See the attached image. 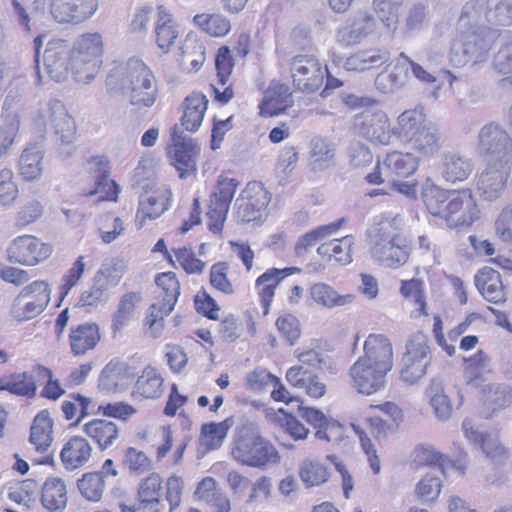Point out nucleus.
Wrapping results in <instances>:
<instances>
[{
	"label": "nucleus",
	"mask_w": 512,
	"mask_h": 512,
	"mask_svg": "<svg viewBox=\"0 0 512 512\" xmlns=\"http://www.w3.org/2000/svg\"><path fill=\"white\" fill-rule=\"evenodd\" d=\"M105 41L100 32L79 34L70 47L66 40L53 39L44 51V65L56 82L70 74L77 82L89 83L100 73Z\"/></svg>",
	"instance_id": "obj_1"
},
{
	"label": "nucleus",
	"mask_w": 512,
	"mask_h": 512,
	"mask_svg": "<svg viewBox=\"0 0 512 512\" xmlns=\"http://www.w3.org/2000/svg\"><path fill=\"white\" fill-rule=\"evenodd\" d=\"M421 196L428 212L450 229L469 227L480 217L476 199L468 188L444 189L427 183Z\"/></svg>",
	"instance_id": "obj_2"
},
{
	"label": "nucleus",
	"mask_w": 512,
	"mask_h": 512,
	"mask_svg": "<svg viewBox=\"0 0 512 512\" xmlns=\"http://www.w3.org/2000/svg\"><path fill=\"white\" fill-rule=\"evenodd\" d=\"M231 456L241 465L263 468L278 464L281 455L274 444L261 432L254 421H244L234 430Z\"/></svg>",
	"instance_id": "obj_3"
},
{
	"label": "nucleus",
	"mask_w": 512,
	"mask_h": 512,
	"mask_svg": "<svg viewBox=\"0 0 512 512\" xmlns=\"http://www.w3.org/2000/svg\"><path fill=\"white\" fill-rule=\"evenodd\" d=\"M419 168V158L410 152L392 150L377 161L374 170L365 176L370 185H381L385 181L392 190L410 196L415 194L417 182L407 181Z\"/></svg>",
	"instance_id": "obj_4"
},
{
	"label": "nucleus",
	"mask_w": 512,
	"mask_h": 512,
	"mask_svg": "<svg viewBox=\"0 0 512 512\" xmlns=\"http://www.w3.org/2000/svg\"><path fill=\"white\" fill-rule=\"evenodd\" d=\"M51 298V286L47 280L37 279L22 287L15 296L10 315L17 322H25L44 312Z\"/></svg>",
	"instance_id": "obj_5"
},
{
	"label": "nucleus",
	"mask_w": 512,
	"mask_h": 512,
	"mask_svg": "<svg viewBox=\"0 0 512 512\" xmlns=\"http://www.w3.org/2000/svg\"><path fill=\"white\" fill-rule=\"evenodd\" d=\"M130 103L137 107H151L157 100L158 90L151 69L139 59H130L125 76Z\"/></svg>",
	"instance_id": "obj_6"
},
{
	"label": "nucleus",
	"mask_w": 512,
	"mask_h": 512,
	"mask_svg": "<svg viewBox=\"0 0 512 512\" xmlns=\"http://www.w3.org/2000/svg\"><path fill=\"white\" fill-rule=\"evenodd\" d=\"M53 251L51 243L33 234H21L10 240L5 249V257L11 264L34 267L46 262Z\"/></svg>",
	"instance_id": "obj_7"
},
{
	"label": "nucleus",
	"mask_w": 512,
	"mask_h": 512,
	"mask_svg": "<svg viewBox=\"0 0 512 512\" xmlns=\"http://www.w3.org/2000/svg\"><path fill=\"white\" fill-rule=\"evenodd\" d=\"M200 153L201 147L193 138L184 136L174 129L171 143L166 147V156L180 179L196 177Z\"/></svg>",
	"instance_id": "obj_8"
},
{
	"label": "nucleus",
	"mask_w": 512,
	"mask_h": 512,
	"mask_svg": "<svg viewBox=\"0 0 512 512\" xmlns=\"http://www.w3.org/2000/svg\"><path fill=\"white\" fill-rule=\"evenodd\" d=\"M173 200L171 188L166 184L145 187L138 201L135 224L138 228L158 219L170 209Z\"/></svg>",
	"instance_id": "obj_9"
},
{
	"label": "nucleus",
	"mask_w": 512,
	"mask_h": 512,
	"mask_svg": "<svg viewBox=\"0 0 512 512\" xmlns=\"http://www.w3.org/2000/svg\"><path fill=\"white\" fill-rule=\"evenodd\" d=\"M88 177L95 180L92 188H84L82 195L92 197L98 195V201L117 202L120 186L110 178L109 161L103 156H93L87 160Z\"/></svg>",
	"instance_id": "obj_10"
},
{
	"label": "nucleus",
	"mask_w": 512,
	"mask_h": 512,
	"mask_svg": "<svg viewBox=\"0 0 512 512\" xmlns=\"http://www.w3.org/2000/svg\"><path fill=\"white\" fill-rule=\"evenodd\" d=\"M354 127L361 137L373 145L388 146L396 139L389 117L380 110H365L357 114Z\"/></svg>",
	"instance_id": "obj_11"
},
{
	"label": "nucleus",
	"mask_w": 512,
	"mask_h": 512,
	"mask_svg": "<svg viewBox=\"0 0 512 512\" xmlns=\"http://www.w3.org/2000/svg\"><path fill=\"white\" fill-rule=\"evenodd\" d=\"M215 78L210 84L213 99L220 105L228 104L235 96L233 83L230 82L235 67L232 50L227 45H221L215 52Z\"/></svg>",
	"instance_id": "obj_12"
},
{
	"label": "nucleus",
	"mask_w": 512,
	"mask_h": 512,
	"mask_svg": "<svg viewBox=\"0 0 512 512\" xmlns=\"http://www.w3.org/2000/svg\"><path fill=\"white\" fill-rule=\"evenodd\" d=\"M370 409L382 413L384 417L373 414L367 418V424L373 439L379 446L393 435L404 421L403 409L393 401L370 405Z\"/></svg>",
	"instance_id": "obj_13"
},
{
	"label": "nucleus",
	"mask_w": 512,
	"mask_h": 512,
	"mask_svg": "<svg viewBox=\"0 0 512 512\" xmlns=\"http://www.w3.org/2000/svg\"><path fill=\"white\" fill-rule=\"evenodd\" d=\"M347 375L349 385L354 391L370 396L386 387L389 373L358 357L350 366Z\"/></svg>",
	"instance_id": "obj_14"
},
{
	"label": "nucleus",
	"mask_w": 512,
	"mask_h": 512,
	"mask_svg": "<svg viewBox=\"0 0 512 512\" xmlns=\"http://www.w3.org/2000/svg\"><path fill=\"white\" fill-rule=\"evenodd\" d=\"M294 87L304 93L318 91L324 83V70L319 60L311 55H296L291 61Z\"/></svg>",
	"instance_id": "obj_15"
},
{
	"label": "nucleus",
	"mask_w": 512,
	"mask_h": 512,
	"mask_svg": "<svg viewBox=\"0 0 512 512\" xmlns=\"http://www.w3.org/2000/svg\"><path fill=\"white\" fill-rule=\"evenodd\" d=\"M478 149L491 161L508 163L512 159V138L499 125L490 123L480 130Z\"/></svg>",
	"instance_id": "obj_16"
},
{
	"label": "nucleus",
	"mask_w": 512,
	"mask_h": 512,
	"mask_svg": "<svg viewBox=\"0 0 512 512\" xmlns=\"http://www.w3.org/2000/svg\"><path fill=\"white\" fill-rule=\"evenodd\" d=\"M402 361L403 366L400 370L402 381L413 384L426 374L430 363V348L425 337H416L407 343Z\"/></svg>",
	"instance_id": "obj_17"
},
{
	"label": "nucleus",
	"mask_w": 512,
	"mask_h": 512,
	"mask_svg": "<svg viewBox=\"0 0 512 512\" xmlns=\"http://www.w3.org/2000/svg\"><path fill=\"white\" fill-rule=\"evenodd\" d=\"M359 358L390 374L395 364L392 340L384 333H370L363 342V352Z\"/></svg>",
	"instance_id": "obj_18"
},
{
	"label": "nucleus",
	"mask_w": 512,
	"mask_h": 512,
	"mask_svg": "<svg viewBox=\"0 0 512 512\" xmlns=\"http://www.w3.org/2000/svg\"><path fill=\"white\" fill-rule=\"evenodd\" d=\"M182 29L173 13L164 5L155 10L153 37L157 48L164 54L170 53L180 42Z\"/></svg>",
	"instance_id": "obj_19"
},
{
	"label": "nucleus",
	"mask_w": 512,
	"mask_h": 512,
	"mask_svg": "<svg viewBox=\"0 0 512 512\" xmlns=\"http://www.w3.org/2000/svg\"><path fill=\"white\" fill-rule=\"evenodd\" d=\"M490 50L489 43L480 35H467L455 39L450 48V61L456 67L483 62Z\"/></svg>",
	"instance_id": "obj_20"
},
{
	"label": "nucleus",
	"mask_w": 512,
	"mask_h": 512,
	"mask_svg": "<svg viewBox=\"0 0 512 512\" xmlns=\"http://www.w3.org/2000/svg\"><path fill=\"white\" fill-rule=\"evenodd\" d=\"M298 272H300V269L297 267H285L282 269L272 267L256 278L254 288L263 316H267L270 313L277 287L282 280Z\"/></svg>",
	"instance_id": "obj_21"
},
{
	"label": "nucleus",
	"mask_w": 512,
	"mask_h": 512,
	"mask_svg": "<svg viewBox=\"0 0 512 512\" xmlns=\"http://www.w3.org/2000/svg\"><path fill=\"white\" fill-rule=\"evenodd\" d=\"M50 13L59 23L80 24L98 9L97 0H51Z\"/></svg>",
	"instance_id": "obj_22"
},
{
	"label": "nucleus",
	"mask_w": 512,
	"mask_h": 512,
	"mask_svg": "<svg viewBox=\"0 0 512 512\" xmlns=\"http://www.w3.org/2000/svg\"><path fill=\"white\" fill-rule=\"evenodd\" d=\"M38 484L33 479L10 483L6 487L7 500L4 512H35L37 509Z\"/></svg>",
	"instance_id": "obj_23"
},
{
	"label": "nucleus",
	"mask_w": 512,
	"mask_h": 512,
	"mask_svg": "<svg viewBox=\"0 0 512 512\" xmlns=\"http://www.w3.org/2000/svg\"><path fill=\"white\" fill-rule=\"evenodd\" d=\"M302 417L315 429V438L331 444H339L346 437V428L339 421L328 418L321 410L304 407Z\"/></svg>",
	"instance_id": "obj_24"
},
{
	"label": "nucleus",
	"mask_w": 512,
	"mask_h": 512,
	"mask_svg": "<svg viewBox=\"0 0 512 512\" xmlns=\"http://www.w3.org/2000/svg\"><path fill=\"white\" fill-rule=\"evenodd\" d=\"M373 257L382 265L397 269L410 257V244L406 237L394 235L388 241L378 242L372 249Z\"/></svg>",
	"instance_id": "obj_25"
},
{
	"label": "nucleus",
	"mask_w": 512,
	"mask_h": 512,
	"mask_svg": "<svg viewBox=\"0 0 512 512\" xmlns=\"http://www.w3.org/2000/svg\"><path fill=\"white\" fill-rule=\"evenodd\" d=\"M196 500L203 505L205 512H231L232 503L229 496L210 476L204 477L194 491Z\"/></svg>",
	"instance_id": "obj_26"
},
{
	"label": "nucleus",
	"mask_w": 512,
	"mask_h": 512,
	"mask_svg": "<svg viewBox=\"0 0 512 512\" xmlns=\"http://www.w3.org/2000/svg\"><path fill=\"white\" fill-rule=\"evenodd\" d=\"M293 104L289 86L281 82H272L259 103V115L264 118L274 117L285 113Z\"/></svg>",
	"instance_id": "obj_27"
},
{
	"label": "nucleus",
	"mask_w": 512,
	"mask_h": 512,
	"mask_svg": "<svg viewBox=\"0 0 512 512\" xmlns=\"http://www.w3.org/2000/svg\"><path fill=\"white\" fill-rule=\"evenodd\" d=\"M286 381L294 388L303 390L312 399L322 398L327 391L320 376L303 365H294L286 371Z\"/></svg>",
	"instance_id": "obj_28"
},
{
	"label": "nucleus",
	"mask_w": 512,
	"mask_h": 512,
	"mask_svg": "<svg viewBox=\"0 0 512 512\" xmlns=\"http://www.w3.org/2000/svg\"><path fill=\"white\" fill-rule=\"evenodd\" d=\"M100 340V327L94 322L80 323L69 329L68 344L73 356H83L94 350Z\"/></svg>",
	"instance_id": "obj_29"
},
{
	"label": "nucleus",
	"mask_w": 512,
	"mask_h": 512,
	"mask_svg": "<svg viewBox=\"0 0 512 512\" xmlns=\"http://www.w3.org/2000/svg\"><path fill=\"white\" fill-rule=\"evenodd\" d=\"M165 391L164 378L159 370L146 366L137 377L131 391V397L137 400H157Z\"/></svg>",
	"instance_id": "obj_30"
},
{
	"label": "nucleus",
	"mask_w": 512,
	"mask_h": 512,
	"mask_svg": "<svg viewBox=\"0 0 512 512\" xmlns=\"http://www.w3.org/2000/svg\"><path fill=\"white\" fill-rule=\"evenodd\" d=\"M92 446L89 441L80 435L69 437L60 451L63 466L73 471L85 466L92 456Z\"/></svg>",
	"instance_id": "obj_31"
},
{
	"label": "nucleus",
	"mask_w": 512,
	"mask_h": 512,
	"mask_svg": "<svg viewBox=\"0 0 512 512\" xmlns=\"http://www.w3.org/2000/svg\"><path fill=\"white\" fill-rule=\"evenodd\" d=\"M355 241L352 235L330 239L321 242L317 247V254L327 263L346 266L353 261V247Z\"/></svg>",
	"instance_id": "obj_32"
},
{
	"label": "nucleus",
	"mask_w": 512,
	"mask_h": 512,
	"mask_svg": "<svg viewBox=\"0 0 512 512\" xmlns=\"http://www.w3.org/2000/svg\"><path fill=\"white\" fill-rule=\"evenodd\" d=\"M186 446L184 441L173 445V431L170 425L159 427L152 445L156 461L161 462L168 458L171 465L179 464L182 461Z\"/></svg>",
	"instance_id": "obj_33"
},
{
	"label": "nucleus",
	"mask_w": 512,
	"mask_h": 512,
	"mask_svg": "<svg viewBox=\"0 0 512 512\" xmlns=\"http://www.w3.org/2000/svg\"><path fill=\"white\" fill-rule=\"evenodd\" d=\"M83 433L100 449L110 448L120 437L118 425L105 418H93L82 426Z\"/></svg>",
	"instance_id": "obj_34"
},
{
	"label": "nucleus",
	"mask_w": 512,
	"mask_h": 512,
	"mask_svg": "<svg viewBox=\"0 0 512 512\" xmlns=\"http://www.w3.org/2000/svg\"><path fill=\"white\" fill-rule=\"evenodd\" d=\"M480 294L490 303L500 304L506 300L505 286L500 273L491 267H483L474 278Z\"/></svg>",
	"instance_id": "obj_35"
},
{
	"label": "nucleus",
	"mask_w": 512,
	"mask_h": 512,
	"mask_svg": "<svg viewBox=\"0 0 512 512\" xmlns=\"http://www.w3.org/2000/svg\"><path fill=\"white\" fill-rule=\"evenodd\" d=\"M40 501L49 512H61L68 502V491L65 481L58 476L45 479L40 489Z\"/></svg>",
	"instance_id": "obj_36"
},
{
	"label": "nucleus",
	"mask_w": 512,
	"mask_h": 512,
	"mask_svg": "<svg viewBox=\"0 0 512 512\" xmlns=\"http://www.w3.org/2000/svg\"><path fill=\"white\" fill-rule=\"evenodd\" d=\"M208 108V99L202 92H193L183 102L181 126L188 132H196L204 119Z\"/></svg>",
	"instance_id": "obj_37"
},
{
	"label": "nucleus",
	"mask_w": 512,
	"mask_h": 512,
	"mask_svg": "<svg viewBox=\"0 0 512 512\" xmlns=\"http://www.w3.org/2000/svg\"><path fill=\"white\" fill-rule=\"evenodd\" d=\"M429 123L423 108L407 109L397 118L394 126L395 138L402 143H407Z\"/></svg>",
	"instance_id": "obj_38"
},
{
	"label": "nucleus",
	"mask_w": 512,
	"mask_h": 512,
	"mask_svg": "<svg viewBox=\"0 0 512 512\" xmlns=\"http://www.w3.org/2000/svg\"><path fill=\"white\" fill-rule=\"evenodd\" d=\"M53 420L48 410L39 411L31 424L29 442L35 450L44 454L53 441Z\"/></svg>",
	"instance_id": "obj_39"
},
{
	"label": "nucleus",
	"mask_w": 512,
	"mask_h": 512,
	"mask_svg": "<svg viewBox=\"0 0 512 512\" xmlns=\"http://www.w3.org/2000/svg\"><path fill=\"white\" fill-rule=\"evenodd\" d=\"M193 25L210 38H224L232 30L230 19L220 12H201L192 18Z\"/></svg>",
	"instance_id": "obj_40"
},
{
	"label": "nucleus",
	"mask_w": 512,
	"mask_h": 512,
	"mask_svg": "<svg viewBox=\"0 0 512 512\" xmlns=\"http://www.w3.org/2000/svg\"><path fill=\"white\" fill-rule=\"evenodd\" d=\"M389 60V53L382 49H366L350 55L345 61L348 71L364 72L380 68Z\"/></svg>",
	"instance_id": "obj_41"
},
{
	"label": "nucleus",
	"mask_w": 512,
	"mask_h": 512,
	"mask_svg": "<svg viewBox=\"0 0 512 512\" xmlns=\"http://www.w3.org/2000/svg\"><path fill=\"white\" fill-rule=\"evenodd\" d=\"M0 391L31 399L37 395V384L31 374L14 372L0 378Z\"/></svg>",
	"instance_id": "obj_42"
},
{
	"label": "nucleus",
	"mask_w": 512,
	"mask_h": 512,
	"mask_svg": "<svg viewBox=\"0 0 512 512\" xmlns=\"http://www.w3.org/2000/svg\"><path fill=\"white\" fill-rule=\"evenodd\" d=\"M91 398L74 392L61 403L63 417L71 427H77L86 417L90 415Z\"/></svg>",
	"instance_id": "obj_43"
},
{
	"label": "nucleus",
	"mask_w": 512,
	"mask_h": 512,
	"mask_svg": "<svg viewBox=\"0 0 512 512\" xmlns=\"http://www.w3.org/2000/svg\"><path fill=\"white\" fill-rule=\"evenodd\" d=\"M230 263L217 261L209 268L208 281L210 287L224 296H232L237 292V285L230 277Z\"/></svg>",
	"instance_id": "obj_44"
},
{
	"label": "nucleus",
	"mask_w": 512,
	"mask_h": 512,
	"mask_svg": "<svg viewBox=\"0 0 512 512\" xmlns=\"http://www.w3.org/2000/svg\"><path fill=\"white\" fill-rule=\"evenodd\" d=\"M298 475L307 488L327 483L331 477L329 467L318 459L307 458L299 465Z\"/></svg>",
	"instance_id": "obj_45"
},
{
	"label": "nucleus",
	"mask_w": 512,
	"mask_h": 512,
	"mask_svg": "<svg viewBox=\"0 0 512 512\" xmlns=\"http://www.w3.org/2000/svg\"><path fill=\"white\" fill-rule=\"evenodd\" d=\"M310 296L315 303L326 308L346 306L355 299L353 294H339L332 286L322 282L311 286Z\"/></svg>",
	"instance_id": "obj_46"
},
{
	"label": "nucleus",
	"mask_w": 512,
	"mask_h": 512,
	"mask_svg": "<svg viewBox=\"0 0 512 512\" xmlns=\"http://www.w3.org/2000/svg\"><path fill=\"white\" fill-rule=\"evenodd\" d=\"M472 441L494 465H503L509 458V450L497 437L489 433L472 432Z\"/></svg>",
	"instance_id": "obj_47"
},
{
	"label": "nucleus",
	"mask_w": 512,
	"mask_h": 512,
	"mask_svg": "<svg viewBox=\"0 0 512 512\" xmlns=\"http://www.w3.org/2000/svg\"><path fill=\"white\" fill-rule=\"evenodd\" d=\"M447 462L448 456L438 451L432 445H417L412 452L411 465L415 470L425 467H436L445 473Z\"/></svg>",
	"instance_id": "obj_48"
},
{
	"label": "nucleus",
	"mask_w": 512,
	"mask_h": 512,
	"mask_svg": "<svg viewBox=\"0 0 512 512\" xmlns=\"http://www.w3.org/2000/svg\"><path fill=\"white\" fill-rule=\"evenodd\" d=\"M407 143H411L412 149L420 156L429 157L439 151L440 136L438 130L429 123Z\"/></svg>",
	"instance_id": "obj_49"
},
{
	"label": "nucleus",
	"mask_w": 512,
	"mask_h": 512,
	"mask_svg": "<svg viewBox=\"0 0 512 512\" xmlns=\"http://www.w3.org/2000/svg\"><path fill=\"white\" fill-rule=\"evenodd\" d=\"M155 285L156 299L176 305L181 293V285L175 272L158 273L155 276Z\"/></svg>",
	"instance_id": "obj_50"
},
{
	"label": "nucleus",
	"mask_w": 512,
	"mask_h": 512,
	"mask_svg": "<svg viewBox=\"0 0 512 512\" xmlns=\"http://www.w3.org/2000/svg\"><path fill=\"white\" fill-rule=\"evenodd\" d=\"M473 171V164L470 160L457 154L445 156L443 162L442 176L450 183L465 181Z\"/></svg>",
	"instance_id": "obj_51"
},
{
	"label": "nucleus",
	"mask_w": 512,
	"mask_h": 512,
	"mask_svg": "<svg viewBox=\"0 0 512 512\" xmlns=\"http://www.w3.org/2000/svg\"><path fill=\"white\" fill-rule=\"evenodd\" d=\"M506 185V178L497 171L486 170L477 180V190L482 198L492 201L499 197Z\"/></svg>",
	"instance_id": "obj_52"
},
{
	"label": "nucleus",
	"mask_w": 512,
	"mask_h": 512,
	"mask_svg": "<svg viewBox=\"0 0 512 512\" xmlns=\"http://www.w3.org/2000/svg\"><path fill=\"white\" fill-rule=\"evenodd\" d=\"M140 300L141 296L138 292H126L121 296L117 309L112 315L114 331H119L128 324Z\"/></svg>",
	"instance_id": "obj_53"
},
{
	"label": "nucleus",
	"mask_w": 512,
	"mask_h": 512,
	"mask_svg": "<svg viewBox=\"0 0 512 512\" xmlns=\"http://www.w3.org/2000/svg\"><path fill=\"white\" fill-rule=\"evenodd\" d=\"M173 259L187 275H202L206 270V262L199 258L190 247L172 249Z\"/></svg>",
	"instance_id": "obj_54"
},
{
	"label": "nucleus",
	"mask_w": 512,
	"mask_h": 512,
	"mask_svg": "<svg viewBox=\"0 0 512 512\" xmlns=\"http://www.w3.org/2000/svg\"><path fill=\"white\" fill-rule=\"evenodd\" d=\"M400 294L405 299H412L419 316H427V301L425 294V283L420 278L402 280L400 283Z\"/></svg>",
	"instance_id": "obj_55"
},
{
	"label": "nucleus",
	"mask_w": 512,
	"mask_h": 512,
	"mask_svg": "<svg viewBox=\"0 0 512 512\" xmlns=\"http://www.w3.org/2000/svg\"><path fill=\"white\" fill-rule=\"evenodd\" d=\"M232 418H226L220 422H210L201 427V438L208 449L219 448L232 427Z\"/></svg>",
	"instance_id": "obj_56"
},
{
	"label": "nucleus",
	"mask_w": 512,
	"mask_h": 512,
	"mask_svg": "<svg viewBox=\"0 0 512 512\" xmlns=\"http://www.w3.org/2000/svg\"><path fill=\"white\" fill-rule=\"evenodd\" d=\"M43 155L36 146H30L23 150L19 160V172L24 180L32 181L42 173Z\"/></svg>",
	"instance_id": "obj_57"
},
{
	"label": "nucleus",
	"mask_w": 512,
	"mask_h": 512,
	"mask_svg": "<svg viewBox=\"0 0 512 512\" xmlns=\"http://www.w3.org/2000/svg\"><path fill=\"white\" fill-rule=\"evenodd\" d=\"M484 19L493 25L512 26V3L509 0H486Z\"/></svg>",
	"instance_id": "obj_58"
},
{
	"label": "nucleus",
	"mask_w": 512,
	"mask_h": 512,
	"mask_svg": "<svg viewBox=\"0 0 512 512\" xmlns=\"http://www.w3.org/2000/svg\"><path fill=\"white\" fill-rule=\"evenodd\" d=\"M163 494V480L157 473L145 477L138 487V500L140 504H158Z\"/></svg>",
	"instance_id": "obj_59"
},
{
	"label": "nucleus",
	"mask_w": 512,
	"mask_h": 512,
	"mask_svg": "<svg viewBox=\"0 0 512 512\" xmlns=\"http://www.w3.org/2000/svg\"><path fill=\"white\" fill-rule=\"evenodd\" d=\"M81 495L93 502H98L105 490V480L100 472H87L77 482Z\"/></svg>",
	"instance_id": "obj_60"
},
{
	"label": "nucleus",
	"mask_w": 512,
	"mask_h": 512,
	"mask_svg": "<svg viewBox=\"0 0 512 512\" xmlns=\"http://www.w3.org/2000/svg\"><path fill=\"white\" fill-rule=\"evenodd\" d=\"M125 273V265L121 260L113 259L104 263L94 276V281L108 291L117 286Z\"/></svg>",
	"instance_id": "obj_61"
},
{
	"label": "nucleus",
	"mask_w": 512,
	"mask_h": 512,
	"mask_svg": "<svg viewBox=\"0 0 512 512\" xmlns=\"http://www.w3.org/2000/svg\"><path fill=\"white\" fill-rule=\"evenodd\" d=\"M341 227V221L330 223L327 225L319 226L311 231L302 235L295 244V250L297 253H303L309 248L315 246L319 241H322L337 232Z\"/></svg>",
	"instance_id": "obj_62"
},
{
	"label": "nucleus",
	"mask_w": 512,
	"mask_h": 512,
	"mask_svg": "<svg viewBox=\"0 0 512 512\" xmlns=\"http://www.w3.org/2000/svg\"><path fill=\"white\" fill-rule=\"evenodd\" d=\"M239 182L235 178L222 173L218 176L214 190L210 196V202L230 207L234 198Z\"/></svg>",
	"instance_id": "obj_63"
},
{
	"label": "nucleus",
	"mask_w": 512,
	"mask_h": 512,
	"mask_svg": "<svg viewBox=\"0 0 512 512\" xmlns=\"http://www.w3.org/2000/svg\"><path fill=\"white\" fill-rule=\"evenodd\" d=\"M493 69L503 85L512 86V42L502 45L493 57Z\"/></svg>",
	"instance_id": "obj_64"
}]
</instances>
